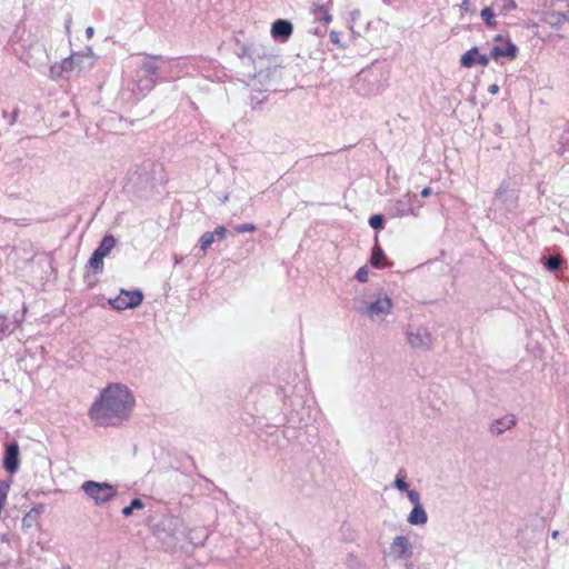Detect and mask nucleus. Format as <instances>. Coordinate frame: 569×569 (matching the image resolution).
<instances>
[{"mask_svg":"<svg viewBox=\"0 0 569 569\" xmlns=\"http://www.w3.org/2000/svg\"><path fill=\"white\" fill-rule=\"evenodd\" d=\"M134 403V396L127 386L112 383L102 389L91 405L89 417L98 426H119L130 417Z\"/></svg>","mask_w":569,"mask_h":569,"instance_id":"f257e3e1","label":"nucleus"},{"mask_svg":"<svg viewBox=\"0 0 569 569\" xmlns=\"http://www.w3.org/2000/svg\"><path fill=\"white\" fill-rule=\"evenodd\" d=\"M176 61L163 56L146 54L134 71L131 91L138 97H146L158 80L173 78Z\"/></svg>","mask_w":569,"mask_h":569,"instance_id":"f03ea898","label":"nucleus"},{"mask_svg":"<svg viewBox=\"0 0 569 569\" xmlns=\"http://www.w3.org/2000/svg\"><path fill=\"white\" fill-rule=\"evenodd\" d=\"M406 340L412 349L428 351L433 345L435 337L426 326L409 325L406 329Z\"/></svg>","mask_w":569,"mask_h":569,"instance_id":"7ed1b4c3","label":"nucleus"},{"mask_svg":"<svg viewBox=\"0 0 569 569\" xmlns=\"http://www.w3.org/2000/svg\"><path fill=\"white\" fill-rule=\"evenodd\" d=\"M393 302L386 292H379L375 300L367 305L357 306V311L370 319L383 318L392 310Z\"/></svg>","mask_w":569,"mask_h":569,"instance_id":"20e7f679","label":"nucleus"},{"mask_svg":"<svg viewBox=\"0 0 569 569\" xmlns=\"http://www.w3.org/2000/svg\"><path fill=\"white\" fill-rule=\"evenodd\" d=\"M84 493L91 498L97 506H102L113 499L117 490L107 482H97L93 480L84 481L81 486Z\"/></svg>","mask_w":569,"mask_h":569,"instance_id":"39448f33","label":"nucleus"},{"mask_svg":"<svg viewBox=\"0 0 569 569\" xmlns=\"http://www.w3.org/2000/svg\"><path fill=\"white\" fill-rule=\"evenodd\" d=\"M518 203V193L509 188V183L503 181L495 193V206L505 213L513 212Z\"/></svg>","mask_w":569,"mask_h":569,"instance_id":"423d86ee","label":"nucleus"},{"mask_svg":"<svg viewBox=\"0 0 569 569\" xmlns=\"http://www.w3.org/2000/svg\"><path fill=\"white\" fill-rule=\"evenodd\" d=\"M143 300V295L140 290H120V293L110 299L109 303L116 310H126L138 307Z\"/></svg>","mask_w":569,"mask_h":569,"instance_id":"0eeeda50","label":"nucleus"},{"mask_svg":"<svg viewBox=\"0 0 569 569\" xmlns=\"http://www.w3.org/2000/svg\"><path fill=\"white\" fill-rule=\"evenodd\" d=\"M495 41L497 44H495L490 50V57L492 59L497 60L502 57L515 59L517 57L518 48L509 39H503L502 36H497Z\"/></svg>","mask_w":569,"mask_h":569,"instance_id":"6e6552de","label":"nucleus"},{"mask_svg":"<svg viewBox=\"0 0 569 569\" xmlns=\"http://www.w3.org/2000/svg\"><path fill=\"white\" fill-rule=\"evenodd\" d=\"M67 59H72L70 74L79 73L84 69L91 68L96 62V54L91 48H87L83 52L72 53Z\"/></svg>","mask_w":569,"mask_h":569,"instance_id":"1a4fd4ad","label":"nucleus"},{"mask_svg":"<svg viewBox=\"0 0 569 569\" xmlns=\"http://www.w3.org/2000/svg\"><path fill=\"white\" fill-rule=\"evenodd\" d=\"M20 467L19 445L16 441L6 445L3 468L9 473H16Z\"/></svg>","mask_w":569,"mask_h":569,"instance_id":"9d476101","label":"nucleus"},{"mask_svg":"<svg viewBox=\"0 0 569 569\" xmlns=\"http://www.w3.org/2000/svg\"><path fill=\"white\" fill-rule=\"evenodd\" d=\"M390 549L397 559H409L412 557V545L406 536L395 537L390 545Z\"/></svg>","mask_w":569,"mask_h":569,"instance_id":"9b49d317","label":"nucleus"},{"mask_svg":"<svg viewBox=\"0 0 569 569\" xmlns=\"http://www.w3.org/2000/svg\"><path fill=\"white\" fill-rule=\"evenodd\" d=\"M373 80H377V74L375 73L373 70H371V69L362 70L358 74L357 83L360 86V83L368 82L369 87L367 89L359 87V90L362 91L363 94H368V96L379 93L382 90V84L378 83V82L373 83Z\"/></svg>","mask_w":569,"mask_h":569,"instance_id":"f8f14e48","label":"nucleus"},{"mask_svg":"<svg viewBox=\"0 0 569 569\" xmlns=\"http://www.w3.org/2000/svg\"><path fill=\"white\" fill-rule=\"evenodd\" d=\"M490 58V56L480 54L479 49L473 47L461 57L460 63L465 68H471L475 63L486 67L488 66Z\"/></svg>","mask_w":569,"mask_h":569,"instance_id":"ddd939ff","label":"nucleus"},{"mask_svg":"<svg viewBox=\"0 0 569 569\" xmlns=\"http://www.w3.org/2000/svg\"><path fill=\"white\" fill-rule=\"evenodd\" d=\"M293 26L290 21L278 19L272 23L271 36L280 41H286L292 33Z\"/></svg>","mask_w":569,"mask_h":569,"instance_id":"4468645a","label":"nucleus"},{"mask_svg":"<svg viewBox=\"0 0 569 569\" xmlns=\"http://www.w3.org/2000/svg\"><path fill=\"white\" fill-rule=\"evenodd\" d=\"M517 423V419L513 415H508L506 417H502L500 419H496L491 425H490V432L495 436H500L502 435L506 430H510L511 428H513Z\"/></svg>","mask_w":569,"mask_h":569,"instance_id":"2eb2a0df","label":"nucleus"},{"mask_svg":"<svg viewBox=\"0 0 569 569\" xmlns=\"http://www.w3.org/2000/svg\"><path fill=\"white\" fill-rule=\"evenodd\" d=\"M543 21L553 28L561 27L569 21V11H548L545 13Z\"/></svg>","mask_w":569,"mask_h":569,"instance_id":"dca6fc26","label":"nucleus"},{"mask_svg":"<svg viewBox=\"0 0 569 569\" xmlns=\"http://www.w3.org/2000/svg\"><path fill=\"white\" fill-rule=\"evenodd\" d=\"M72 64V59H63L61 63L53 64L50 68V78L59 79V78H68L70 76V68Z\"/></svg>","mask_w":569,"mask_h":569,"instance_id":"f3484780","label":"nucleus"},{"mask_svg":"<svg viewBox=\"0 0 569 569\" xmlns=\"http://www.w3.org/2000/svg\"><path fill=\"white\" fill-rule=\"evenodd\" d=\"M407 521L412 526L426 525L428 516L425 508L421 506L413 507L410 511Z\"/></svg>","mask_w":569,"mask_h":569,"instance_id":"a211bd4d","label":"nucleus"},{"mask_svg":"<svg viewBox=\"0 0 569 569\" xmlns=\"http://www.w3.org/2000/svg\"><path fill=\"white\" fill-rule=\"evenodd\" d=\"M116 238L112 234H107L102 238L94 252L100 253L102 257H107L116 246Z\"/></svg>","mask_w":569,"mask_h":569,"instance_id":"6ab92c4d","label":"nucleus"},{"mask_svg":"<svg viewBox=\"0 0 569 569\" xmlns=\"http://www.w3.org/2000/svg\"><path fill=\"white\" fill-rule=\"evenodd\" d=\"M19 325L20 320L16 319L14 321H11L4 316L0 315V340L9 336Z\"/></svg>","mask_w":569,"mask_h":569,"instance_id":"aec40b11","label":"nucleus"},{"mask_svg":"<svg viewBox=\"0 0 569 569\" xmlns=\"http://www.w3.org/2000/svg\"><path fill=\"white\" fill-rule=\"evenodd\" d=\"M492 7L498 10L499 13L507 14L517 8V3L516 0H493Z\"/></svg>","mask_w":569,"mask_h":569,"instance_id":"412c9836","label":"nucleus"},{"mask_svg":"<svg viewBox=\"0 0 569 569\" xmlns=\"http://www.w3.org/2000/svg\"><path fill=\"white\" fill-rule=\"evenodd\" d=\"M385 259H386V254H385L383 250L379 246H375L372 249L371 259H370V263L372 264V267H375L377 269L383 268L385 264L382 262Z\"/></svg>","mask_w":569,"mask_h":569,"instance_id":"4be33fe9","label":"nucleus"},{"mask_svg":"<svg viewBox=\"0 0 569 569\" xmlns=\"http://www.w3.org/2000/svg\"><path fill=\"white\" fill-rule=\"evenodd\" d=\"M312 13L326 24L332 21V16L328 12V9L325 4H315Z\"/></svg>","mask_w":569,"mask_h":569,"instance_id":"5701e85b","label":"nucleus"},{"mask_svg":"<svg viewBox=\"0 0 569 569\" xmlns=\"http://www.w3.org/2000/svg\"><path fill=\"white\" fill-rule=\"evenodd\" d=\"M103 258L100 253L93 251L92 256L88 261V267L93 270L94 273H101L103 271Z\"/></svg>","mask_w":569,"mask_h":569,"instance_id":"b1692460","label":"nucleus"},{"mask_svg":"<svg viewBox=\"0 0 569 569\" xmlns=\"http://www.w3.org/2000/svg\"><path fill=\"white\" fill-rule=\"evenodd\" d=\"M480 16L488 27L495 28L497 26V22L495 20L493 7L483 8L481 10Z\"/></svg>","mask_w":569,"mask_h":569,"instance_id":"393cba45","label":"nucleus"},{"mask_svg":"<svg viewBox=\"0 0 569 569\" xmlns=\"http://www.w3.org/2000/svg\"><path fill=\"white\" fill-rule=\"evenodd\" d=\"M395 210L396 216L398 217H405L408 214L418 216V211L415 208L405 206L402 201L397 202Z\"/></svg>","mask_w":569,"mask_h":569,"instance_id":"a878e982","label":"nucleus"},{"mask_svg":"<svg viewBox=\"0 0 569 569\" xmlns=\"http://www.w3.org/2000/svg\"><path fill=\"white\" fill-rule=\"evenodd\" d=\"M144 507L141 499L136 498L131 501V503L122 509V515L124 517H130L134 509H142Z\"/></svg>","mask_w":569,"mask_h":569,"instance_id":"bb28decb","label":"nucleus"},{"mask_svg":"<svg viewBox=\"0 0 569 569\" xmlns=\"http://www.w3.org/2000/svg\"><path fill=\"white\" fill-rule=\"evenodd\" d=\"M562 263V259L558 256H550L546 259L545 261V267L549 270V271H556L560 268Z\"/></svg>","mask_w":569,"mask_h":569,"instance_id":"cd10ccee","label":"nucleus"},{"mask_svg":"<svg viewBox=\"0 0 569 569\" xmlns=\"http://www.w3.org/2000/svg\"><path fill=\"white\" fill-rule=\"evenodd\" d=\"M213 241L214 233L209 231L204 232L199 239L201 250L206 251L213 243Z\"/></svg>","mask_w":569,"mask_h":569,"instance_id":"c85d7f7f","label":"nucleus"},{"mask_svg":"<svg viewBox=\"0 0 569 569\" xmlns=\"http://www.w3.org/2000/svg\"><path fill=\"white\" fill-rule=\"evenodd\" d=\"M393 487L397 488L400 491H408L409 485L405 479V476L401 473V471L396 476V479L393 481Z\"/></svg>","mask_w":569,"mask_h":569,"instance_id":"c756f323","label":"nucleus"},{"mask_svg":"<svg viewBox=\"0 0 569 569\" xmlns=\"http://www.w3.org/2000/svg\"><path fill=\"white\" fill-rule=\"evenodd\" d=\"M385 218L381 214H373L369 219V224L372 229L379 230L383 227Z\"/></svg>","mask_w":569,"mask_h":569,"instance_id":"7c9ffc66","label":"nucleus"},{"mask_svg":"<svg viewBox=\"0 0 569 569\" xmlns=\"http://www.w3.org/2000/svg\"><path fill=\"white\" fill-rule=\"evenodd\" d=\"M560 144H561V148L563 149V152L565 151L569 152V123L566 126V128L563 129V131L560 136Z\"/></svg>","mask_w":569,"mask_h":569,"instance_id":"2f4dec72","label":"nucleus"},{"mask_svg":"<svg viewBox=\"0 0 569 569\" xmlns=\"http://www.w3.org/2000/svg\"><path fill=\"white\" fill-rule=\"evenodd\" d=\"M407 497H408L409 501L413 505V507L421 506L420 495L417 490L409 489L407 491Z\"/></svg>","mask_w":569,"mask_h":569,"instance_id":"473e14b6","label":"nucleus"},{"mask_svg":"<svg viewBox=\"0 0 569 569\" xmlns=\"http://www.w3.org/2000/svg\"><path fill=\"white\" fill-rule=\"evenodd\" d=\"M234 231L238 233L243 232H253L257 230V227L253 223H241L233 227Z\"/></svg>","mask_w":569,"mask_h":569,"instance_id":"72a5a7b5","label":"nucleus"},{"mask_svg":"<svg viewBox=\"0 0 569 569\" xmlns=\"http://www.w3.org/2000/svg\"><path fill=\"white\" fill-rule=\"evenodd\" d=\"M355 278L359 281V282H367L368 280V269L367 267H361L358 269V271L356 272V276Z\"/></svg>","mask_w":569,"mask_h":569,"instance_id":"f704fd0d","label":"nucleus"},{"mask_svg":"<svg viewBox=\"0 0 569 569\" xmlns=\"http://www.w3.org/2000/svg\"><path fill=\"white\" fill-rule=\"evenodd\" d=\"M360 17V10L353 9L349 13V20H348V27L350 30L353 29V24L356 23L357 19Z\"/></svg>","mask_w":569,"mask_h":569,"instance_id":"c9c22d12","label":"nucleus"},{"mask_svg":"<svg viewBox=\"0 0 569 569\" xmlns=\"http://www.w3.org/2000/svg\"><path fill=\"white\" fill-rule=\"evenodd\" d=\"M329 39L332 43H335L339 47H343V44L341 43V40H340V33L338 31L331 30L329 33Z\"/></svg>","mask_w":569,"mask_h":569,"instance_id":"e433bc0d","label":"nucleus"},{"mask_svg":"<svg viewBox=\"0 0 569 569\" xmlns=\"http://www.w3.org/2000/svg\"><path fill=\"white\" fill-rule=\"evenodd\" d=\"M227 232H228V230L224 227H222V226L217 227L213 231L214 239L217 238L218 240H223L227 236Z\"/></svg>","mask_w":569,"mask_h":569,"instance_id":"4c0bfd02","label":"nucleus"},{"mask_svg":"<svg viewBox=\"0 0 569 569\" xmlns=\"http://www.w3.org/2000/svg\"><path fill=\"white\" fill-rule=\"evenodd\" d=\"M207 538V533L206 531H201V537H199V541H193V538H190V542H192L193 545H200L202 543V539H206Z\"/></svg>","mask_w":569,"mask_h":569,"instance_id":"58836bf2","label":"nucleus"},{"mask_svg":"<svg viewBox=\"0 0 569 569\" xmlns=\"http://www.w3.org/2000/svg\"><path fill=\"white\" fill-rule=\"evenodd\" d=\"M488 91L491 93V94H496L498 93L499 91V87L497 84H491L489 88H488Z\"/></svg>","mask_w":569,"mask_h":569,"instance_id":"ea45409f","label":"nucleus"},{"mask_svg":"<svg viewBox=\"0 0 569 569\" xmlns=\"http://www.w3.org/2000/svg\"><path fill=\"white\" fill-rule=\"evenodd\" d=\"M460 8L468 11L470 9V2L469 0H463L460 4Z\"/></svg>","mask_w":569,"mask_h":569,"instance_id":"a19ab883","label":"nucleus"},{"mask_svg":"<svg viewBox=\"0 0 569 569\" xmlns=\"http://www.w3.org/2000/svg\"><path fill=\"white\" fill-rule=\"evenodd\" d=\"M431 192H432L431 188H430V187H426V188L421 191V196H422L423 198H426V197L430 196V194H431Z\"/></svg>","mask_w":569,"mask_h":569,"instance_id":"79ce46f5","label":"nucleus"},{"mask_svg":"<svg viewBox=\"0 0 569 569\" xmlns=\"http://www.w3.org/2000/svg\"><path fill=\"white\" fill-rule=\"evenodd\" d=\"M407 197H408V200H409V201H411V200H412V201H417V202H418V209H420V208L422 207V203H420V202L418 201L417 194H412V196L408 194Z\"/></svg>","mask_w":569,"mask_h":569,"instance_id":"37998d69","label":"nucleus"},{"mask_svg":"<svg viewBox=\"0 0 569 569\" xmlns=\"http://www.w3.org/2000/svg\"><path fill=\"white\" fill-rule=\"evenodd\" d=\"M93 33H94V30H93V28H92V27H88V28L86 29V36H87V38H88V39L92 38V37H93Z\"/></svg>","mask_w":569,"mask_h":569,"instance_id":"c03bdc74","label":"nucleus"},{"mask_svg":"<svg viewBox=\"0 0 569 569\" xmlns=\"http://www.w3.org/2000/svg\"><path fill=\"white\" fill-rule=\"evenodd\" d=\"M19 111L18 109L12 111V119L10 120V124H13L18 119Z\"/></svg>","mask_w":569,"mask_h":569,"instance_id":"a18cd8bd","label":"nucleus"},{"mask_svg":"<svg viewBox=\"0 0 569 569\" xmlns=\"http://www.w3.org/2000/svg\"><path fill=\"white\" fill-rule=\"evenodd\" d=\"M70 24H71V17H69L67 20H66V29L67 31L69 32L70 30Z\"/></svg>","mask_w":569,"mask_h":569,"instance_id":"49530a36","label":"nucleus"},{"mask_svg":"<svg viewBox=\"0 0 569 569\" xmlns=\"http://www.w3.org/2000/svg\"><path fill=\"white\" fill-rule=\"evenodd\" d=\"M551 536H552V538H553V539H556V538H558L559 532H558V531H553V532L551 533Z\"/></svg>","mask_w":569,"mask_h":569,"instance_id":"de8ad7c7","label":"nucleus"},{"mask_svg":"<svg viewBox=\"0 0 569 569\" xmlns=\"http://www.w3.org/2000/svg\"><path fill=\"white\" fill-rule=\"evenodd\" d=\"M407 569H412V563L407 565Z\"/></svg>","mask_w":569,"mask_h":569,"instance_id":"09e8293b","label":"nucleus"}]
</instances>
